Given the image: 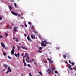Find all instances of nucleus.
<instances>
[{"instance_id": "f03ea898", "label": "nucleus", "mask_w": 76, "mask_h": 76, "mask_svg": "<svg viewBox=\"0 0 76 76\" xmlns=\"http://www.w3.org/2000/svg\"><path fill=\"white\" fill-rule=\"evenodd\" d=\"M1 47H2L3 48L5 49V50H7V48L5 47V45H4L3 42L1 43Z\"/></svg>"}, {"instance_id": "37998d69", "label": "nucleus", "mask_w": 76, "mask_h": 76, "mask_svg": "<svg viewBox=\"0 0 76 76\" xmlns=\"http://www.w3.org/2000/svg\"><path fill=\"white\" fill-rule=\"evenodd\" d=\"M32 62V61L31 60H30V61H28V63H29V62Z\"/></svg>"}, {"instance_id": "4d7b16f0", "label": "nucleus", "mask_w": 76, "mask_h": 76, "mask_svg": "<svg viewBox=\"0 0 76 76\" xmlns=\"http://www.w3.org/2000/svg\"><path fill=\"white\" fill-rule=\"evenodd\" d=\"M33 37H34V38H35V35H34L33 36Z\"/></svg>"}, {"instance_id": "bf43d9fd", "label": "nucleus", "mask_w": 76, "mask_h": 76, "mask_svg": "<svg viewBox=\"0 0 76 76\" xmlns=\"http://www.w3.org/2000/svg\"><path fill=\"white\" fill-rule=\"evenodd\" d=\"M52 74H53V71H52Z\"/></svg>"}, {"instance_id": "c9c22d12", "label": "nucleus", "mask_w": 76, "mask_h": 76, "mask_svg": "<svg viewBox=\"0 0 76 76\" xmlns=\"http://www.w3.org/2000/svg\"><path fill=\"white\" fill-rule=\"evenodd\" d=\"M14 55H15V56L16 57H18V55H17L16 54V53H15V54H14Z\"/></svg>"}, {"instance_id": "49530a36", "label": "nucleus", "mask_w": 76, "mask_h": 76, "mask_svg": "<svg viewBox=\"0 0 76 76\" xmlns=\"http://www.w3.org/2000/svg\"><path fill=\"white\" fill-rule=\"evenodd\" d=\"M69 63H70V64H71V63H72V62H71V61H70V60H69Z\"/></svg>"}, {"instance_id": "a878e982", "label": "nucleus", "mask_w": 76, "mask_h": 76, "mask_svg": "<svg viewBox=\"0 0 76 76\" xmlns=\"http://www.w3.org/2000/svg\"><path fill=\"white\" fill-rule=\"evenodd\" d=\"M14 5L15 7H16V6H17V5H16V4L15 3H14Z\"/></svg>"}, {"instance_id": "20e7f679", "label": "nucleus", "mask_w": 76, "mask_h": 76, "mask_svg": "<svg viewBox=\"0 0 76 76\" xmlns=\"http://www.w3.org/2000/svg\"><path fill=\"white\" fill-rule=\"evenodd\" d=\"M11 13L12 15H14V16H18V13L16 12H14L13 11H11Z\"/></svg>"}, {"instance_id": "ddd939ff", "label": "nucleus", "mask_w": 76, "mask_h": 76, "mask_svg": "<svg viewBox=\"0 0 76 76\" xmlns=\"http://www.w3.org/2000/svg\"><path fill=\"white\" fill-rule=\"evenodd\" d=\"M2 18H3V16L0 15V20H2Z\"/></svg>"}, {"instance_id": "aec40b11", "label": "nucleus", "mask_w": 76, "mask_h": 76, "mask_svg": "<svg viewBox=\"0 0 76 76\" xmlns=\"http://www.w3.org/2000/svg\"><path fill=\"white\" fill-rule=\"evenodd\" d=\"M31 37L32 39H34V36H33V35H31Z\"/></svg>"}, {"instance_id": "13d9d810", "label": "nucleus", "mask_w": 76, "mask_h": 76, "mask_svg": "<svg viewBox=\"0 0 76 76\" xmlns=\"http://www.w3.org/2000/svg\"><path fill=\"white\" fill-rule=\"evenodd\" d=\"M33 28H34V26L33 25L32 26V27H31Z\"/></svg>"}, {"instance_id": "8fccbe9b", "label": "nucleus", "mask_w": 76, "mask_h": 76, "mask_svg": "<svg viewBox=\"0 0 76 76\" xmlns=\"http://www.w3.org/2000/svg\"><path fill=\"white\" fill-rule=\"evenodd\" d=\"M24 37H26V34H24Z\"/></svg>"}, {"instance_id": "6ab92c4d", "label": "nucleus", "mask_w": 76, "mask_h": 76, "mask_svg": "<svg viewBox=\"0 0 76 76\" xmlns=\"http://www.w3.org/2000/svg\"><path fill=\"white\" fill-rule=\"evenodd\" d=\"M3 53V54L4 56H6L7 55L6 53Z\"/></svg>"}, {"instance_id": "4c0bfd02", "label": "nucleus", "mask_w": 76, "mask_h": 76, "mask_svg": "<svg viewBox=\"0 0 76 76\" xmlns=\"http://www.w3.org/2000/svg\"><path fill=\"white\" fill-rule=\"evenodd\" d=\"M5 35H6V36H7L8 35V34H7V33H5Z\"/></svg>"}, {"instance_id": "774afa93", "label": "nucleus", "mask_w": 76, "mask_h": 76, "mask_svg": "<svg viewBox=\"0 0 76 76\" xmlns=\"http://www.w3.org/2000/svg\"><path fill=\"white\" fill-rule=\"evenodd\" d=\"M12 26H13V25H13V24H12Z\"/></svg>"}, {"instance_id": "a18cd8bd", "label": "nucleus", "mask_w": 76, "mask_h": 76, "mask_svg": "<svg viewBox=\"0 0 76 76\" xmlns=\"http://www.w3.org/2000/svg\"><path fill=\"white\" fill-rule=\"evenodd\" d=\"M31 61H34V59H32L31 60Z\"/></svg>"}, {"instance_id": "f8f14e48", "label": "nucleus", "mask_w": 76, "mask_h": 76, "mask_svg": "<svg viewBox=\"0 0 76 76\" xmlns=\"http://www.w3.org/2000/svg\"><path fill=\"white\" fill-rule=\"evenodd\" d=\"M37 52H38V53H42V50H38L37 51Z\"/></svg>"}, {"instance_id": "4468645a", "label": "nucleus", "mask_w": 76, "mask_h": 76, "mask_svg": "<svg viewBox=\"0 0 76 76\" xmlns=\"http://www.w3.org/2000/svg\"><path fill=\"white\" fill-rule=\"evenodd\" d=\"M4 66L6 68H7V65L6 64H4Z\"/></svg>"}, {"instance_id": "0e129e2a", "label": "nucleus", "mask_w": 76, "mask_h": 76, "mask_svg": "<svg viewBox=\"0 0 76 76\" xmlns=\"http://www.w3.org/2000/svg\"><path fill=\"white\" fill-rule=\"evenodd\" d=\"M12 27H10V29H12Z\"/></svg>"}, {"instance_id": "cd10ccee", "label": "nucleus", "mask_w": 76, "mask_h": 76, "mask_svg": "<svg viewBox=\"0 0 76 76\" xmlns=\"http://www.w3.org/2000/svg\"><path fill=\"white\" fill-rule=\"evenodd\" d=\"M39 50H42V48L41 47H39Z\"/></svg>"}, {"instance_id": "6e6d98bb", "label": "nucleus", "mask_w": 76, "mask_h": 76, "mask_svg": "<svg viewBox=\"0 0 76 76\" xmlns=\"http://www.w3.org/2000/svg\"><path fill=\"white\" fill-rule=\"evenodd\" d=\"M19 48H20V47H19L18 48V50H19Z\"/></svg>"}, {"instance_id": "09e8293b", "label": "nucleus", "mask_w": 76, "mask_h": 76, "mask_svg": "<svg viewBox=\"0 0 76 76\" xmlns=\"http://www.w3.org/2000/svg\"><path fill=\"white\" fill-rule=\"evenodd\" d=\"M68 65L69 66V67H72V65H70L69 64H68Z\"/></svg>"}, {"instance_id": "72a5a7b5", "label": "nucleus", "mask_w": 76, "mask_h": 76, "mask_svg": "<svg viewBox=\"0 0 76 76\" xmlns=\"http://www.w3.org/2000/svg\"><path fill=\"white\" fill-rule=\"evenodd\" d=\"M13 49H12V50H15V46H13Z\"/></svg>"}, {"instance_id": "338daca9", "label": "nucleus", "mask_w": 76, "mask_h": 76, "mask_svg": "<svg viewBox=\"0 0 76 76\" xmlns=\"http://www.w3.org/2000/svg\"><path fill=\"white\" fill-rule=\"evenodd\" d=\"M5 70V69H4L3 70H2V71L3 72V71H4V70Z\"/></svg>"}, {"instance_id": "1a4fd4ad", "label": "nucleus", "mask_w": 76, "mask_h": 76, "mask_svg": "<svg viewBox=\"0 0 76 76\" xmlns=\"http://www.w3.org/2000/svg\"><path fill=\"white\" fill-rule=\"evenodd\" d=\"M8 7L10 10H12L13 9V7H11L10 6H9Z\"/></svg>"}, {"instance_id": "e433bc0d", "label": "nucleus", "mask_w": 76, "mask_h": 76, "mask_svg": "<svg viewBox=\"0 0 76 76\" xmlns=\"http://www.w3.org/2000/svg\"><path fill=\"white\" fill-rule=\"evenodd\" d=\"M29 76H32V75H31V73H29Z\"/></svg>"}, {"instance_id": "412c9836", "label": "nucleus", "mask_w": 76, "mask_h": 76, "mask_svg": "<svg viewBox=\"0 0 76 76\" xmlns=\"http://www.w3.org/2000/svg\"><path fill=\"white\" fill-rule=\"evenodd\" d=\"M20 55V54L19 53H18V54H17V56L18 57H19Z\"/></svg>"}, {"instance_id": "5fc2aeb1", "label": "nucleus", "mask_w": 76, "mask_h": 76, "mask_svg": "<svg viewBox=\"0 0 76 76\" xmlns=\"http://www.w3.org/2000/svg\"><path fill=\"white\" fill-rule=\"evenodd\" d=\"M21 19H23V17H21L20 18Z\"/></svg>"}, {"instance_id": "c756f323", "label": "nucleus", "mask_w": 76, "mask_h": 76, "mask_svg": "<svg viewBox=\"0 0 76 76\" xmlns=\"http://www.w3.org/2000/svg\"><path fill=\"white\" fill-rule=\"evenodd\" d=\"M55 70V67H54L52 69V71H53V70Z\"/></svg>"}, {"instance_id": "f3484780", "label": "nucleus", "mask_w": 76, "mask_h": 76, "mask_svg": "<svg viewBox=\"0 0 76 76\" xmlns=\"http://www.w3.org/2000/svg\"><path fill=\"white\" fill-rule=\"evenodd\" d=\"M71 64H72V66H74V65H75V63H73V62H72L71 63Z\"/></svg>"}, {"instance_id": "58836bf2", "label": "nucleus", "mask_w": 76, "mask_h": 76, "mask_svg": "<svg viewBox=\"0 0 76 76\" xmlns=\"http://www.w3.org/2000/svg\"><path fill=\"white\" fill-rule=\"evenodd\" d=\"M23 63L25 62V59H24V58H23Z\"/></svg>"}, {"instance_id": "69168bd1", "label": "nucleus", "mask_w": 76, "mask_h": 76, "mask_svg": "<svg viewBox=\"0 0 76 76\" xmlns=\"http://www.w3.org/2000/svg\"><path fill=\"white\" fill-rule=\"evenodd\" d=\"M12 2H14V0H12Z\"/></svg>"}, {"instance_id": "a19ab883", "label": "nucleus", "mask_w": 76, "mask_h": 76, "mask_svg": "<svg viewBox=\"0 0 76 76\" xmlns=\"http://www.w3.org/2000/svg\"><path fill=\"white\" fill-rule=\"evenodd\" d=\"M34 64H35V65H37V63L36 62H34Z\"/></svg>"}, {"instance_id": "0eeeda50", "label": "nucleus", "mask_w": 76, "mask_h": 76, "mask_svg": "<svg viewBox=\"0 0 76 76\" xmlns=\"http://www.w3.org/2000/svg\"><path fill=\"white\" fill-rule=\"evenodd\" d=\"M18 32L16 27H15L14 28V32Z\"/></svg>"}, {"instance_id": "f704fd0d", "label": "nucleus", "mask_w": 76, "mask_h": 76, "mask_svg": "<svg viewBox=\"0 0 76 76\" xmlns=\"http://www.w3.org/2000/svg\"><path fill=\"white\" fill-rule=\"evenodd\" d=\"M28 23L29 25H31V22H28Z\"/></svg>"}, {"instance_id": "79ce46f5", "label": "nucleus", "mask_w": 76, "mask_h": 76, "mask_svg": "<svg viewBox=\"0 0 76 76\" xmlns=\"http://www.w3.org/2000/svg\"><path fill=\"white\" fill-rule=\"evenodd\" d=\"M17 16H19V17H21V15H19L18 14Z\"/></svg>"}, {"instance_id": "4be33fe9", "label": "nucleus", "mask_w": 76, "mask_h": 76, "mask_svg": "<svg viewBox=\"0 0 76 76\" xmlns=\"http://www.w3.org/2000/svg\"><path fill=\"white\" fill-rule=\"evenodd\" d=\"M24 66H27V65H26V64L25 62H24Z\"/></svg>"}, {"instance_id": "9d476101", "label": "nucleus", "mask_w": 76, "mask_h": 76, "mask_svg": "<svg viewBox=\"0 0 76 76\" xmlns=\"http://www.w3.org/2000/svg\"><path fill=\"white\" fill-rule=\"evenodd\" d=\"M8 70L10 72H12V69H10V67H8Z\"/></svg>"}, {"instance_id": "423d86ee", "label": "nucleus", "mask_w": 76, "mask_h": 76, "mask_svg": "<svg viewBox=\"0 0 76 76\" xmlns=\"http://www.w3.org/2000/svg\"><path fill=\"white\" fill-rule=\"evenodd\" d=\"M14 53H15V50L13 49H12V51L11 52V54L13 55V54H14Z\"/></svg>"}, {"instance_id": "603ef678", "label": "nucleus", "mask_w": 76, "mask_h": 76, "mask_svg": "<svg viewBox=\"0 0 76 76\" xmlns=\"http://www.w3.org/2000/svg\"><path fill=\"white\" fill-rule=\"evenodd\" d=\"M25 57H26V56H24L23 57V58H25Z\"/></svg>"}, {"instance_id": "7c9ffc66", "label": "nucleus", "mask_w": 76, "mask_h": 76, "mask_svg": "<svg viewBox=\"0 0 76 76\" xmlns=\"http://www.w3.org/2000/svg\"><path fill=\"white\" fill-rule=\"evenodd\" d=\"M73 69H74V70L76 71V68H75L74 67L73 68Z\"/></svg>"}, {"instance_id": "f257e3e1", "label": "nucleus", "mask_w": 76, "mask_h": 76, "mask_svg": "<svg viewBox=\"0 0 76 76\" xmlns=\"http://www.w3.org/2000/svg\"><path fill=\"white\" fill-rule=\"evenodd\" d=\"M42 42L41 43V45L42 47H46V45L45 44H49L50 43L49 42H46V41H42ZM44 43H45V44H44Z\"/></svg>"}, {"instance_id": "473e14b6", "label": "nucleus", "mask_w": 76, "mask_h": 76, "mask_svg": "<svg viewBox=\"0 0 76 76\" xmlns=\"http://www.w3.org/2000/svg\"><path fill=\"white\" fill-rule=\"evenodd\" d=\"M25 55L26 56H27V57H28V53H26Z\"/></svg>"}, {"instance_id": "39448f33", "label": "nucleus", "mask_w": 76, "mask_h": 76, "mask_svg": "<svg viewBox=\"0 0 76 76\" xmlns=\"http://www.w3.org/2000/svg\"><path fill=\"white\" fill-rule=\"evenodd\" d=\"M27 38L28 40V41H30V42H31V41H32L31 39L29 37V35H28V37H27Z\"/></svg>"}, {"instance_id": "9b49d317", "label": "nucleus", "mask_w": 76, "mask_h": 76, "mask_svg": "<svg viewBox=\"0 0 76 76\" xmlns=\"http://www.w3.org/2000/svg\"><path fill=\"white\" fill-rule=\"evenodd\" d=\"M21 48H23V49H25V50H28V49H27L26 48H25L23 46H22L21 47Z\"/></svg>"}, {"instance_id": "7ed1b4c3", "label": "nucleus", "mask_w": 76, "mask_h": 76, "mask_svg": "<svg viewBox=\"0 0 76 76\" xmlns=\"http://www.w3.org/2000/svg\"><path fill=\"white\" fill-rule=\"evenodd\" d=\"M47 59V60H48L49 61L50 64H52V63H53V60H51V59L48 58Z\"/></svg>"}, {"instance_id": "c03bdc74", "label": "nucleus", "mask_w": 76, "mask_h": 76, "mask_svg": "<svg viewBox=\"0 0 76 76\" xmlns=\"http://www.w3.org/2000/svg\"><path fill=\"white\" fill-rule=\"evenodd\" d=\"M34 33H35V34H37V31H34Z\"/></svg>"}, {"instance_id": "6e6552de", "label": "nucleus", "mask_w": 76, "mask_h": 76, "mask_svg": "<svg viewBox=\"0 0 76 76\" xmlns=\"http://www.w3.org/2000/svg\"><path fill=\"white\" fill-rule=\"evenodd\" d=\"M47 72H48V74H49V75L50 74V73H51V70H50V69H48L47 71H46Z\"/></svg>"}, {"instance_id": "bb28decb", "label": "nucleus", "mask_w": 76, "mask_h": 76, "mask_svg": "<svg viewBox=\"0 0 76 76\" xmlns=\"http://www.w3.org/2000/svg\"><path fill=\"white\" fill-rule=\"evenodd\" d=\"M24 25H25V27H27V25H26V23H24Z\"/></svg>"}, {"instance_id": "e2e57ef3", "label": "nucleus", "mask_w": 76, "mask_h": 76, "mask_svg": "<svg viewBox=\"0 0 76 76\" xmlns=\"http://www.w3.org/2000/svg\"><path fill=\"white\" fill-rule=\"evenodd\" d=\"M21 56H23V54L22 53V54H21Z\"/></svg>"}, {"instance_id": "a211bd4d", "label": "nucleus", "mask_w": 76, "mask_h": 76, "mask_svg": "<svg viewBox=\"0 0 76 76\" xmlns=\"http://www.w3.org/2000/svg\"><path fill=\"white\" fill-rule=\"evenodd\" d=\"M63 57H64V58H66V55H64Z\"/></svg>"}, {"instance_id": "c85d7f7f", "label": "nucleus", "mask_w": 76, "mask_h": 76, "mask_svg": "<svg viewBox=\"0 0 76 76\" xmlns=\"http://www.w3.org/2000/svg\"><path fill=\"white\" fill-rule=\"evenodd\" d=\"M8 58H9V59H11V57L10 56H8Z\"/></svg>"}, {"instance_id": "680f3d73", "label": "nucleus", "mask_w": 76, "mask_h": 76, "mask_svg": "<svg viewBox=\"0 0 76 76\" xmlns=\"http://www.w3.org/2000/svg\"><path fill=\"white\" fill-rule=\"evenodd\" d=\"M31 29H33V28L31 27Z\"/></svg>"}, {"instance_id": "2eb2a0df", "label": "nucleus", "mask_w": 76, "mask_h": 76, "mask_svg": "<svg viewBox=\"0 0 76 76\" xmlns=\"http://www.w3.org/2000/svg\"><path fill=\"white\" fill-rule=\"evenodd\" d=\"M68 68H69V69L70 70H73V68H72L69 66Z\"/></svg>"}, {"instance_id": "2f4dec72", "label": "nucleus", "mask_w": 76, "mask_h": 76, "mask_svg": "<svg viewBox=\"0 0 76 76\" xmlns=\"http://www.w3.org/2000/svg\"><path fill=\"white\" fill-rule=\"evenodd\" d=\"M0 38H3V37L2 35H1L0 36Z\"/></svg>"}, {"instance_id": "393cba45", "label": "nucleus", "mask_w": 76, "mask_h": 76, "mask_svg": "<svg viewBox=\"0 0 76 76\" xmlns=\"http://www.w3.org/2000/svg\"><path fill=\"white\" fill-rule=\"evenodd\" d=\"M27 66H28L29 67H31V65H29V64H28Z\"/></svg>"}, {"instance_id": "052dcab7", "label": "nucleus", "mask_w": 76, "mask_h": 76, "mask_svg": "<svg viewBox=\"0 0 76 76\" xmlns=\"http://www.w3.org/2000/svg\"><path fill=\"white\" fill-rule=\"evenodd\" d=\"M13 39H16V38L15 37H14L13 38Z\"/></svg>"}, {"instance_id": "de8ad7c7", "label": "nucleus", "mask_w": 76, "mask_h": 76, "mask_svg": "<svg viewBox=\"0 0 76 76\" xmlns=\"http://www.w3.org/2000/svg\"><path fill=\"white\" fill-rule=\"evenodd\" d=\"M50 69H53V66H51L50 67Z\"/></svg>"}, {"instance_id": "864d4df0", "label": "nucleus", "mask_w": 76, "mask_h": 76, "mask_svg": "<svg viewBox=\"0 0 76 76\" xmlns=\"http://www.w3.org/2000/svg\"><path fill=\"white\" fill-rule=\"evenodd\" d=\"M9 72V71H7V72L6 73H8Z\"/></svg>"}, {"instance_id": "3c124183", "label": "nucleus", "mask_w": 76, "mask_h": 76, "mask_svg": "<svg viewBox=\"0 0 76 76\" xmlns=\"http://www.w3.org/2000/svg\"><path fill=\"white\" fill-rule=\"evenodd\" d=\"M9 27H10L9 26V25H7V28H9Z\"/></svg>"}, {"instance_id": "dca6fc26", "label": "nucleus", "mask_w": 76, "mask_h": 76, "mask_svg": "<svg viewBox=\"0 0 76 76\" xmlns=\"http://www.w3.org/2000/svg\"><path fill=\"white\" fill-rule=\"evenodd\" d=\"M38 73L40 74V75H42V72H41L40 71V72H39V71L38 72Z\"/></svg>"}, {"instance_id": "ea45409f", "label": "nucleus", "mask_w": 76, "mask_h": 76, "mask_svg": "<svg viewBox=\"0 0 76 76\" xmlns=\"http://www.w3.org/2000/svg\"><path fill=\"white\" fill-rule=\"evenodd\" d=\"M55 73H58V72H57V71H55Z\"/></svg>"}, {"instance_id": "5701e85b", "label": "nucleus", "mask_w": 76, "mask_h": 76, "mask_svg": "<svg viewBox=\"0 0 76 76\" xmlns=\"http://www.w3.org/2000/svg\"><path fill=\"white\" fill-rule=\"evenodd\" d=\"M16 42H19V40H18V39L17 38L16 39Z\"/></svg>"}, {"instance_id": "b1692460", "label": "nucleus", "mask_w": 76, "mask_h": 76, "mask_svg": "<svg viewBox=\"0 0 76 76\" xmlns=\"http://www.w3.org/2000/svg\"><path fill=\"white\" fill-rule=\"evenodd\" d=\"M27 59L28 60H29V56H27Z\"/></svg>"}]
</instances>
